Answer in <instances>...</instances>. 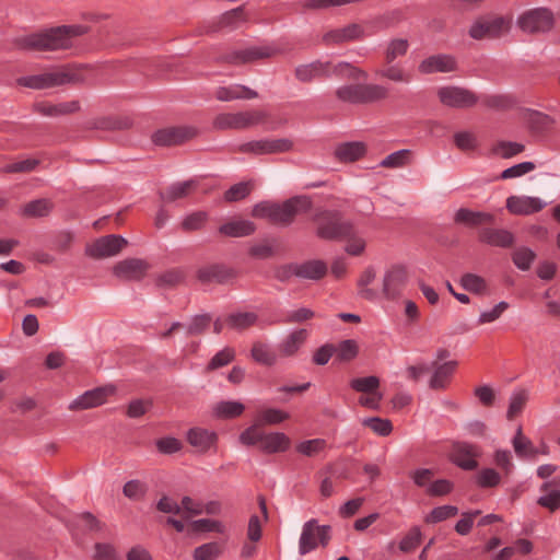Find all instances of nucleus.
Listing matches in <instances>:
<instances>
[{
	"label": "nucleus",
	"mask_w": 560,
	"mask_h": 560,
	"mask_svg": "<svg viewBox=\"0 0 560 560\" xmlns=\"http://www.w3.org/2000/svg\"><path fill=\"white\" fill-rule=\"evenodd\" d=\"M89 32L85 25H62L45 31L16 36L12 39L14 49L22 51H56L69 49L75 37Z\"/></svg>",
	"instance_id": "nucleus-1"
},
{
	"label": "nucleus",
	"mask_w": 560,
	"mask_h": 560,
	"mask_svg": "<svg viewBox=\"0 0 560 560\" xmlns=\"http://www.w3.org/2000/svg\"><path fill=\"white\" fill-rule=\"evenodd\" d=\"M331 74L346 80H366L368 72L348 61H339L332 65L330 61L315 60L310 63L299 65L294 69L295 79L302 83H311L314 80L327 79Z\"/></svg>",
	"instance_id": "nucleus-2"
},
{
	"label": "nucleus",
	"mask_w": 560,
	"mask_h": 560,
	"mask_svg": "<svg viewBox=\"0 0 560 560\" xmlns=\"http://www.w3.org/2000/svg\"><path fill=\"white\" fill-rule=\"evenodd\" d=\"M312 208V201L306 196H295L282 203L262 201L254 206L252 215L259 219H267L269 222L280 226H289L295 217L306 213Z\"/></svg>",
	"instance_id": "nucleus-3"
},
{
	"label": "nucleus",
	"mask_w": 560,
	"mask_h": 560,
	"mask_svg": "<svg viewBox=\"0 0 560 560\" xmlns=\"http://www.w3.org/2000/svg\"><path fill=\"white\" fill-rule=\"evenodd\" d=\"M86 67L80 66L22 77L18 79V84L34 90H44L66 84H82L86 82Z\"/></svg>",
	"instance_id": "nucleus-4"
},
{
	"label": "nucleus",
	"mask_w": 560,
	"mask_h": 560,
	"mask_svg": "<svg viewBox=\"0 0 560 560\" xmlns=\"http://www.w3.org/2000/svg\"><path fill=\"white\" fill-rule=\"evenodd\" d=\"M315 234L324 241H341L342 236L352 234V222L345 220L339 211L318 210L312 218Z\"/></svg>",
	"instance_id": "nucleus-5"
},
{
	"label": "nucleus",
	"mask_w": 560,
	"mask_h": 560,
	"mask_svg": "<svg viewBox=\"0 0 560 560\" xmlns=\"http://www.w3.org/2000/svg\"><path fill=\"white\" fill-rule=\"evenodd\" d=\"M335 95L342 103L363 105L386 100L388 97V89L376 83L343 84L337 88Z\"/></svg>",
	"instance_id": "nucleus-6"
},
{
	"label": "nucleus",
	"mask_w": 560,
	"mask_h": 560,
	"mask_svg": "<svg viewBox=\"0 0 560 560\" xmlns=\"http://www.w3.org/2000/svg\"><path fill=\"white\" fill-rule=\"evenodd\" d=\"M266 118L267 114L259 109L221 113L214 117L212 126L217 130H243L261 124Z\"/></svg>",
	"instance_id": "nucleus-7"
},
{
	"label": "nucleus",
	"mask_w": 560,
	"mask_h": 560,
	"mask_svg": "<svg viewBox=\"0 0 560 560\" xmlns=\"http://www.w3.org/2000/svg\"><path fill=\"white\" fill-rule=\"evenodd\" d=\"M331 538V527L319 525L315 518L304 523L299 540V552L304 556L315 550L319 545L326 547Z\"/></svg>",
	"instance_id": "nucleus-8"
},
{
	"label": "nucleus",
	"mask_w": 560,
	"mask_h": 560,
	"mask_svg": "<svg viewBox=\"0 0 560 560\" xmlns=\"http://www.w3.org/2000/svg\"><path fill=\"white\" fill-rule=\"evenodd\" d=\"M278 52L279 50L271 46H248L223 54L219 61L232 66H242L272 58Z\"/></svg>",
	"instance_id": "nucleus-9"
},
{
	"label": "nucleus",
	"mask_w": 560,
	"mask_h": 560,
	"mask_svg": "<svg viewBox=\"0 0 560 560\" xmlns=\"http://www.w3.org/2000/svg\"><path fill=\"white\" fill-rule=\"evenodd\" d=\"M553 14L546 8L525 11L517 19V26L528 34L549 32L553 27Z\"/></svg>",
	"instance_id": "nucleus-10"
},
{
	"label": "nucleus",
	"mask_w": 560,
	"mask_h": 560,
	"mask_svg": "<svg viewBox=\"0 0 560 560\" xmlns=\"http://www.w3.org/2000/svg\"><path fill=\"white\" fill-rule=\"evenodd\" d=\"M368 36L365 27L360 23H349L340 27L326 31L322 36L325 46H341L352 42H359Z\"/></svg>",
	"instance_id": "nucleus-11"
},
{
	"label": "nucleus",
	"mask_w": 560,
	"mask_h": 560,
	"mask_svg": "<svg viewBox=\"0 0 560 560\" xmlns=\"http://www.w3.org/2000/svg\"><path fill=\"white\" fill-rule=\"evenodd\" d=\"M438 97L443 105L453 108H470L479 101L475 92L456 85L440 88L438 90Z\"/></svg>",
	"instance_id": "nucleus-12"
},
{
	"label": "nucleus",
	"mask_w": 560,
	"mask_h": 560,
	"mask_svg": "<svg viewBox=\"0 0 560 560\" xmlns=\"http://www.w3.org/2000/svg\"><path fill=\"white\" fill-rule=\"evenodd\" d=\"M127 240L120 235L109 234L86 245L85 254L94 259H102L117 255L127 245Z\"/></svg>",
	"instance_id": "nucleus-13"
},
{
	"label": "nucleus",
	"mask_w": 560,
	"mask_h": 560,
	"mask_svg": "<svg viewBox=\"0 0 560 560\" xmlns=\"http://www.w3.org/2000/svg\"><path fill=\"white\" fill-rule=\"evenodd\" d=\"M197 135L198 130L192 126H175L155 131L152 141L162 147L178 145L194 139Z\"/></svg>",
	"instance_id": "nucleus-14"
},
{
	"label": "nucleus",
	"mask_w": 560,
	"mask_h": 560,
	"mask_svg": "<svg viewBox=\"0 0 560 560\" xmlns=\"http://www.w3.org/2000/svg\"><path fill=\"white\" fill-rule=\"evenodd\" d=\"M508 28V23L502 16L480 18L470 26L469 36L477 40L497 38L506 32Z\"/></svg>",
	"instance_id": "nucleus-15"
},
{
	"label": "nucleus",
	"mask_w": 560,
	"mask_h": 560,
	"mask_svg": "<svg viewBox=\"0 0 560 560\" xmlns=\"http://www.w3.org/2000/svg\"><path fill=\"white\" fill-rule=\"evenodd\" d=\"M115 386L106 385L86 390L69 405L70 410H85L98 407L107 401V398L115 394Z\"/></svg>",
	"instance_id": "nucleus-16"
},
{
	"label": "nucleus",
	"mask_w": 560,
	"mask_h": 560,
	"mask_svg": "<svg viewBox=\"0 0 560 560\" xmlns=\"http://www.w3.org/2000/svg\"><path fill=\"white\" fill-rule=\"evenodd\" d=\"M293 142L290 139H261L244 143L240 150L254 154H275L288 152L292 149Z\"/></svg>",
	"instance_id": "nucleus-17"
},
{
	"label": "nucleus",
	"mask_w": 560,
	"mask_h": 560,
	"mask_svg": "<svg viewBox=\"0 0 560 560\" xmlns=\"http://www.w3.org/2000/svg\"><path fill=\"white\" fill-rule=\"evenodd\" d=\"M408 279L407 269L404 266H392L383 277V294L386 299L394 300L398 298Z\"/></svg>",
	"instance_id": "nucleus-18"
},
{
	"label": "nucleus",
	"mask_w": 560,
	"mask_h": 560,
	"mask_svg": "<svg viewBox=\"0 0 560 560\" xmlns=\"http://www.w3.org/2000/svg\"><path fill=\"white\" fill-rule=\"evenodd\" d=\"M457 69L455 57L447 54H436L424 58L418 65V72L423 75L432 73H447Z\"/></svg>",
	"instance_id": "nucleus-19"
},
{
	"label": "nucleus",
	"mask_w": 560,
	"mask_h": 560,
	"mask_svg": "<svg viewBox=\"0 0 560 560\" xmlns=\"http://www.w3.org/2000/svg\"><path fill=\"white\" fill-rule=\"evenodd\" d=\"M480 455L477 445L467 442H456L453 444L451 459L452 462L465 470H474L478 463L476 457Z\"/></svg>",
	"instance_id": "nucleus-20"
},
{
	"label": "nucleus",
	"mask_w": 560,
	"mask_h": 560,
	"mask_svg": "<svg viewBox=\"0 0 560 560\" xmlns=\"http://www.w3.org/2000/svg\"><path fill=\"white\" fill-rule=\"evenodd\" d=\"M149 268L150 265L143 259L128 258L117 262L113 272L121 280L139 281L145 276Z\"/></svg>",
	"instance_id": "nucleus-21"
},
{
	"label": "nucleus",
	"mask_w": 560,
	"mask_h": 560,
	"mask_svg": "<svg viewBox=\"0 0 560 560\" xmlns=\"http://www.w3.org/2000/svg\"><path fill=\"white\" fill-rule=\"evenodd\" d=\"M235 277L236 272L234 269L221 264L203 266L197 270V279L203 284L212 282L224 284Z\"/></svg>",
	"instance_id": "nucleus-22"
},
{
	"label": "nucleus",
	"mask_w": 560,
	"mask_h": 560,
	"mask_svg": "<svg viewBox=\"0 0 560 560\" xmlns=\"http://www.w3.org/2000/svg\"><path fill=\"white\" fill-rule=\"evenodd\" d=\"M546 207V202L537 197L510 196L506 199V209L515 215H530Z\"/></svg>",
	"instance_id": "nucleus-23"
},
{
	"label": "nucleus",
	"mask_w": 560,
	"mask_h": 560,
	"mask_svg": "<svg viewBox=\"0 0 560 560\" xmlns=\"http://www.w3.org/2000/svg\"><path fill=\"white\" fill-rule=\"evenodd\" d=\"M188 443L199 453H207L217 445L218 434L203 428H191L186 434Z\"/></svg>",
	"instance_id": "nucleus-24"
},
{
	"label": "nucleus",
	"mask_w": 560,
	"mask_h": 560,
	"mask_svg": "<svg viewBox=\"0 0 560 560\" xmlns=\"http://www.w3.org/2000/svg\"><path fill=\"white\" fill-rule=\"evenodd\" d=\"M479 241L490 246L511 247L514 244V235L504 229L485 228L479 232Z\"/></svg>",
	"instance_id": "nucleus-25"
},
{
	"label": "nucleus",
	"mask_w": 560,
	"mask_h": 560,
	"mask_svg": "<svg viewBox=\"0 0 560 560\" xmlns=\"http://www.w3.org/2000/svg\"><path fill=\"white\" fill-rule=\"evenodd\" d=\"M457 366V361H448L444 363L434 362L432 364L433 374L430 378L429 386L434 390L444 389Z\"/></svg>",
	"instance_id": "nucleus-26"
},
{
	"label": "nucleus",
	"mask_w": 560,
	"mask_h": 560,
	"mask_svg": "<svg viewBox=\"0 0 560 560\" xmlns=\"http://www.w3.org/2000/svg\"><path fill=\"white\" fill-rule=\"evenodd\" d=\"M214 96L218 101L231 102L235 100H253L258 97V93L242 84H231L218 88Z\"/></svg>",
	"instance_id": "nucleus-27"
},
{
	"label": "nucleus",
	"mask_w": 560,
	"mask_h": 560,
	"mask_svg": "<svg viewBox=\"0 0 560 560\" xmlns=\"http://www.w3.org/2000/svg\"><path fill=\"white\" fill-rule=\"evenodd\" d=\"M308 332L306 329H296L290 332L279 345L278 351L280 357L291 358L294 357L307 339Z\"/></svg>",
	"instance_id": "nucleus-28"
},
{
	"label": "nucleus",
	"mask_w": 560,
	"mask_h": 560,
	"mask_svg": "<svg viewBox=\"0 0 560 560\" xmlns=\"http://www.w3.org/2000/svg\"><path fill=\"white\" fill-rule=\"evenodd\" d=\"M493 215L488 212L472 211L468 208H460L455 212L454 222L468 228L479 226L481 224L492 223Z\"/></svg>",
	"instance_id": "nucleus-29"
},
{
	"label": "nucleus",
	"mask_w": 560,
	"mask_h": 560,
	"mask_svg": "<svg viewBox=\"0 0 560 560\" xmlns=\"http://www.w3.org/2000/svg\"><path fill=\"white\" fill-rule=\"evenodd\" d=\"M375 74L395 83L409 84L412 81V74L400 63H386L384 60L383 67L376 69Z\"/></svg>",
	"instance_id": "nucleus-30"
},
{
	"label": "nucleus",
	"mask_w": 560,
	"mask_h": 560,
	"mask_svg": "<svg viewBox=\"0 0 560 560\" xmlns=\"http://www.w3.org/2000/svg\"><path fill=\"white\" fill-rule=\"evenodd\" d=\"M366 152V145L360 141L343 142L336 147L335 158L340 162H354L361 159Z\"/></svg>",
	"instance_id": "nucleus-31"
},
{
	"label": "nucleus",
	"mask_w": 560,
	"mask_h": 560,
	"mask_svg": "<svg viewBox=\"0 0 560 560\" xmlns=\"http://www.w3.org/2000/svg\"><path fill=\"white\" fill-rule=\"evenodd\" d=\"M296 277L307 280H319L327 273V265L320 259L296 262Z\"/></svg>",
	"instance_id": "nucleus-32"
},
{
	"label": "nucleus",
	"mask_w": 560,
	"mask_h": 560,
	"mask_svg": "<svg viewBox=\"0 0 560 560\" xmlns=\"http://www.w3.org/2000/svg\"><path fill=\"white\" fill-rule=\"evenodd\" d=\"M36 113L44 116H61L75 113L80 109L79 101H70L60 104L37 103L34 105Z\"/></svg>",
	"instance_id": "nucleus-33"
},
{
	"label": "nucleus",
	"mask_w": 560,
	"mask_h": 560,
	"mask_svg": "<svg viewBox=\"0 0 560 560\" xmlns=\"http://www.w3.org/2000/svg\"><path fill=\"white\" fill-rule=\"evenodd\" d=\"M196 186L197 183L192 179L174 183L165 190L160 191V197L164 202H173L189 196L195 190Z\"/></svg>",
	"instance_id": "nucleus-34"
},
{
	"label": "nucleus",
	"mask_w": 560,
	"mask_h": 560,
	"mask_svg": "<svg viewBox=\"0 0 560 560\" xmlns=\"http://www.w3.org/2000/svg\"><path fill=\"white\" fill-rule=\"evenodd\" d=\"M291 441L282 432L264 433L260 450L268 454L282 453L290 447Z\"/></svg>",
	"instance_id": "nucleus-35"
},
{
	"label": "nucleus",
	"mask_w": 560,
	"mask_h": 560,
	"mask_svg": "<svg viewBox=\"0 0 560 560\" xmlns=\"http://www.w3.org/2000/svg\"><path fill=\"white\" fill-rule=\"evenodd\" d=\"M256 231V226L248 220H234L222 224L219 232L229 237H244L252 235Z\"/></svg>",
	"instance_id": "nucleus-36"
},
{
	"label": "nucleus",
	"mask_w": 560,
	"mask_h": 560,
	"mask_svg": "<svg viewBox=\"0 0 560 560\" xmlns=\"http://www.w3.org/2000/svg\"><path fill=\"white\" fill-rule=\"evenodd\" d=\"M460 285L464 290L477 294V295H489L490 290L488 282L485 278L479 275L467 272L460 277Z\"/></svg>",
	"instance_id": "nucleus-37"
},
{
	"label": "nucleus",
	"mask_w": 560,
	"mask_h": 560,
	"mask_svg": "<svg viewBox=\"0 0 560 560\" xmlns=\"http://www.w3.org/2000/svg\"><path fill=\"white\" fill-rule=\"evenodd\" d=\"M258 315L255 312H234L225 317L226 326L234 330H245L256 325Z\"/></svg>",
	"instance_id": "nucleus-38"
},
{
	"label": "nucleus",
	"mask_w": 560,
	"mask_h": 560,
	"mask_svg": "<svg viewBox=\"0 0 560 560\" xmlns=\"http://www.w3.org/2000/svg\"><path fill=\"white\" fill-rule=\"evenodd\" d=\"M409 49V42L406 38H392L384 48L383 60L386 63L394 62L397 58L405 57Z\"/></svg>",
	"instance_id": "nucleus-39"
},
{
	"label": "nucleus",
	"mask_w": 560,
	"mask_h": 560,
	"mask_svg": "<svg viewBox=\"0 0 560 560\" xmlns=\"http://www.w3.org/2000/svg\"><path fill=\"white\" fill-rule=\"evenodd\" d=\"M245 410V406L240 401L223 400L218 402L214 408V415L220 419H233L240 417Z\"/></svg>",
	"instance_id": "nucleus-40"
},
{
	"label": "nucleus",
	"mask_w": 560,
	"mask_h": 560,
	"mask_svg": "<svg viewBox=\"0 0 560 560\" xmlns=\"http://www.w3.org/2000/svg\"><path fill=\"white\" fill-rule=\"evenodd\" d=\"M412 161V152L409 149H401L387 155L380 162L384 168H400L407 166Z\"/></svg>",
	"instance_id": "nucleus-41"
},
{
	"label": "nucleus",
	"mask_w": 560,
	"mask_h": 560,
	"mask_svg": "<svg viewBox=\"0 0 560 560\" xmlns=\"http://www.w3.org/2000/svg\"><path fill=\"white\" fill-rule=\"evenodd\" d=\"M252 358L259 364L272 366L277 363V354L262 342H255L250 350Z\"/></svg>",
	"instance_id": "nucleus-42"
},
{
	"label": "nucleus",
	"mask_w": 560,
	"mask_h": 560,
	"mask_svg": "<svg viewBox=\"0 0 560 560\" xmlns=\"http://www.w3.org/2000/svg\"><path fill=\"white\" fill-rule=\"evenodd\" d=\"M246 21V14L243 7L235 8L223 13L219 20L220 30H234Z\"/></svg>",
	"instance_id": "nucleus-43"
},
{
	"label": "nucleus",
	"mask_w": 560,
	"mask_h": 560,
	"mask_svg": "<svg viewBox=\"0 0 560 560\" xmlns=\"http://www.w3.org/2000/svg\"><path fill=\"white\" fill-rule=\"evenodd\" d=\"M52 209V202L48 199H36L27 202L23 209L22 214L24 217L39 218L50 213Z\"/></svg>",
	"instance_id": "nucleus-44"
},
{
	"label": "nucleus",
	"mask_w": 560,
	"mask_h": 560,
	"mask_svg": "<svg viewBox=\"0 0 560 560\" xmlns=\"http://www.w3.org/2000/svg\"><path fill=\"white\" fill-rule=\"evenodd\" d=\"M552 482L548 481L542 483L540 490L542 492H546V494L539 497L537 500V503L546 509H548L551 512H555L560 508V490L559 489H552L549 490Z\"/></svg>",
	"instance_id": "nucleus-45"
},
{
	"label": "nucleus",
	"mask_w": 560,
	"mask_h": 560,
	"mask_svg": "<svg viewBox=\"0 0 560 560\" xmlns=\"http://www.w3.org/2000/svg\"><path fill=\"white\" fill-rule=\"evenodd\" d=\"M514 451L517 456H532L534 457L538 451L533 446L529 439L523 435L522 428L518 427L516 433L512 440Z\"/></svg>",
	"instance_id": "nucleus-46"
},
{
	"label": "nucleus",
	"mask_w": 560,
	"mask_h": 560,
	"mask_svg": "<svg viewBox=\"0 0 560 560\" xmlns=\"http://www.w3.org/2000/svg\"><path fill=\"white\" fill-rule=\"evenodd\" d=\"M375 279V270L366 268L358 280L359 295L368 301H374L377 298L376 291L368 288Z\"/></svg>",
	"instance_id": "nucleus-47"
},
{
	"label": "nucleus",
	"mask_w": 560,
	"mask_h": 560,
	"mask_svg": "<svg viewBox=\"0 0 560 560\" xmlns=\"http://www.w3.org/2000/svg\"><path fill=\"white\" fill-rule=\"evenodd\" d=\"M223 552V547L217 541H211L197 547L194 550V560H214Z\"/></svg>",
	"instance_id": "nucleus-48"
},
{
	"label": "nucleus",
	"mask_w": 560,
	"mask_h": 560,
	"mask_svg": "<svg viewBox=\"0 0 560 560\" xmlns=\"http://www.w3.org/2000/svg\"><path fill=\"white\" fill-rule=\"evenodd\" d=\"M525 150V145L518 142L512 141H499L493 148L492 153L502 158L510 159Z\"/></svg>",
	"instance_id": "nucleus-49"
},
{
	"label": "nucleus",
	"mask_w": 560,
	"mask_h": 560,
	"mask_svg": "<svg viewBox=\"0 0 560 560\" xmlns=\"http://www.w3.org/2000/svg\"><path fill=\"white\" fill-rule=\"evenodd\" d=\"M337 359L342 362L352 361L359 353V346L353 339H346L336 346Z\"/></svg>",
	"instance_id": "nucleus-50"
},
{
	"label": "nucleus",
	"mask_w": 560,
	"mask_h": 560,
	"mask_svg": "<svg viewBox=\"0 0 560 560\" xmlns=\"http://www.w3.org/2000/svg\"><path fill=\"white\" fill-rule=\"evenodd\" d=\"M350 387L362 394L377 392L380 387V378L374 375L353 378L350 381Z\"/></svg>",
	"instance_id": "nucleus-51"
},
{
	"label": "nucleus",
	"mask_w": 560,
	"mask_h": 560,
	"mask_svg": "<svg viewBox=\"0 0 560 560\" xmlns=\"http://www.w3.org/2000/svg\"><path fill=\"white\" fill-rule=\"evenodd\" d=\"M234 359H235V350L231 347H225L213 355V358L209 361L206 370L208 372H211V371L218 370L220 368L226 366Z\"/></svg>",
	"instance_id": "nucleus-52"
},
{
	"label": "nucleus",
	"mask_w": 560,
	"mask_h": 560,
	"mask_svg": "<svg viewBox=\"0 0 560 560\" xmlns=\"http://www.w3.org/2000/svg\"><path fill=\"white\" fill-rule=\"evenodd\" d=\"M362 424L380 436H388L393 431L392 421L378 417L365 418Z\"/></svg>",
	"instance_id": "nucleus-53"
},
{
	"label": "nucleus",
	"mask_w": 560,
	"mask_h": 560,
	"mask_svg": "<svg viewBox=\"0 0 560 560\" xmlns=\"http://www.w3.org/2000/svg\"><path fill=\"white\" fill-rule=\"evenodd\" d=\"M289 418V413L276 408H267L261 410L257 416L256 422L262 424H277Z\"/></svg>",
	"instance_id": "nucleus-54"
},
{
	"label": "nucleus",
	"mask_w": 560,
	"mask_h": 560,
	"mask_svg": "<svg viewBox=\"0 0 560 560\" xmlns=\"http://www.w3.org/2000/svg\"><path fill=\"white\" fill-rule=\"evenodd\" d=\"M185 279V272L180 268H173L170 270L164 271L156 278V285L158 287H175L183 282Z\"/></svg>",
	"instance_id": "nucleus-55"
},
{
	"label": "nucleus",
	"mask_w": 560,
	"mask_h": 560,
	"mask_svg": "<svg viewBox=\"0 0 560 560\" xmlns=\"http://www.w3.org/2000/svg\"><path fill=\"white\" fill-rule=\"evenodd\" d=\"M458 509L455 505H441L434 508L424 518L425 523L435 524L457 515Z\"/></svg>",
	"instance_id": "nucleus-56"
},
{
	"label": "nucleus",
	"mask_w": 560,
	"mask_h": 560,
	"mask_svg": "<svg viewBox=\"0 0 560 560\" xmlns=\"http://www.w3.org/2000/svg\"><path fill=\"white\" fill-rule=\"evenodd\" d=\"M527 122L532 130L541 132L547 130L553 125V119L540 112H530L527 116Z\"/></svg>",
	"instance_id": "nucleus-57"
},
{
	"label": "nucleus",
	"mask_w": 560,
	"mask_h": 560,
	"mask_svg": "<svg viewBox=\"0 0 560 560\" xmlns=\"http://www.w3.org/2000/svg\"><path fill=\"white\" fill-rule=\"evenodd\" d=\"M212 316L210 314L195 315L187 326L188 336H198L203 334L210 326Z\"/></svg>",
	"instance_id": "nucleus-58"
},
{
	"label": "nucleus",
	"mask_w": 560,
	"mask_h": 560,
	"mask_svg": "<svg viewBox=\"0 0 560 560\" xmlns=\"http://www.w3.org/2000/svg\"><path fill=\"white\" fill-rule=\"evenodd\" d=\"M535 257V253L528 247H520L514 250L512 259L518 269L528 270Z\"/></svg>",
	"instance_id": "nucleus-59"
},
{
	"label": "nucleus",
	"mask_w": 560,
	"mask_h": 560,
	"mask_svg": "<svg viewBox=\"0 0 560 560\" xmlns=\"http://www.w3.org/2000/svg\"><path fill=\"white\" fill-rule=\"evenodd\" d=\"M422 534L418 526H413L404 536L399 542V549L402 552H410L415 550L421 542Z\"/></svg>",
	"instance_id": "nucleus-60"
},
{
	"label": "nucleus",
	"mask_w": 560,
	"mask_h": 560,
	"mask_svg": "<svg viewBox=\"0 0 560 560\" xmlns=\"http://www.w3.org/2000/svg\"><path fill=\"white\" fill-rule=\"evenodd\" d=\"M509 303L505 301H501L495 304L491 310L483 311L480 313L478 317V325H485L489 323H493L499 319L502 314L509 308Z\"/></svg>",
	"instance_id": "nucleus-61"
},
{
	"label": "nucleus",
	"mask_w": 560,
	"mask_h": 560,
	"mask_svg": "<svg viewBox=\"0 0 560 560\" xmlns=\"http://www.w3.org/2000/svg\"><path fill=\"white\" fill-rule=\"evenodd\" d=\"M342 240H347L346 252L352 256L361 255L365 249V241L358 235L354 225L352 224V234L342 236Z\"/></svg>",
	"instance_id": "nucleus-62"
},
{
	"label": "nucleus",
	"mask_w": 560,
	"mask_h": 560,
	"mask_svg": "<svg viewBox=\"0 0 560 560\" xmlns=\"http://www.w3.org/2000/svg\"><path fill=\"white\" fill-rule=\"evenodd\" d=\"M326 447V441L323 439H313L301 442L296 446V451L305 456H314Z\"/></svg>",
	"instance_id": "nucleus-63"
},
{
	"label": "nucleus",
	"mask_w": 560,
	"mask_h": 560,
	"mask_svg": "<svg viewBox=\"0 0 560 560\" xmlns=\"http://www.w3.org/2000/svg\"><path fill=\"white\" fill-rule=\"evenodd\" d=\"M147 487L140 480L133 479L125 483L122 493L130 500H140L144 497Z\"/></svg>",
	"instance_id": "nucleus-64"
}]
</instances>
